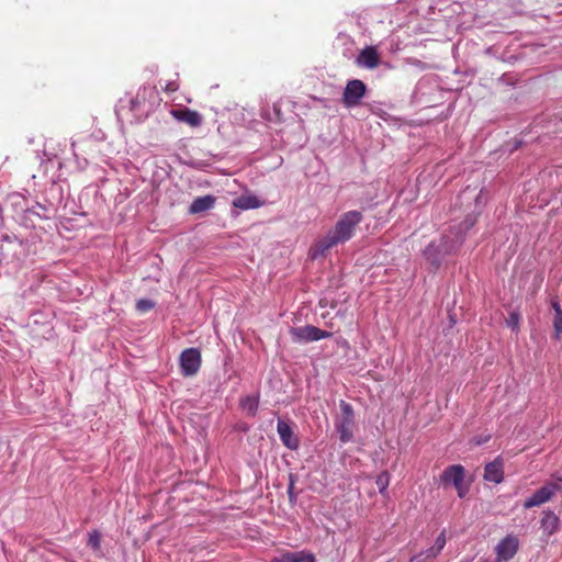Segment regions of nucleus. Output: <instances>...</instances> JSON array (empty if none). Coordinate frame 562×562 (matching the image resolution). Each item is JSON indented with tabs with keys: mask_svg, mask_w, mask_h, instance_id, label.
<instances>
[{
	"mask_svg": "<svg viewBox=\"0 0 562 562\" xmlns=\"http://www.w3.org/2000/svg\"><path fill=\"white\" fill-rule=\"evenodd\" d=\"M292 490H293V482H291V484L289 485V488H288V492L290 495L292 494Z\"/></svg>",
	"mask_w": 562,
	"mask_h": 562,
	"instance_id": "obj_31",
	"label": "nucleus"
},
{
	"mask_svg": "<svg viewBox=\"0 0 562 562\" xmlns=\"http://www.w3.org/2000/svg\"><path fill=\"white\" fill-rule=\"evenodd\" d=\"M357 64L369 69L376 68L380 64V56L376 48L374 46L363 48L357 58Z\"/></svg>",
	"mask_w": 562,
	"mask_h": 562,
	"instance_id": "obj_12",
	"label": "nucleus"
},
{
	"mask_svg": "<svg viewBox=\"0 0 562 562\" xmlns=\"http://www.w3.org/2000/svg\"><path fill=\"white\" fill-rule=\"evenodd\" d=\"M367 86L362 80H349L342 93V103L346 108H355L360 104L361 99L364 97Z\"/></svg>",
	"mask_w": 562,
	"mask_h": 562,
	"instance_id": "obj_6",
	"label": "nucleus"
},
{
	"mask_svg": "<svg viewBox=\"0 0 562 562\" xmlns=\"http://www.w3.org/2000/svg\"><path fill=\"white\" fill-rule=\"evenodd\" d=\"M101 544V538L98 531H92L89 533L88 546H90L93 550H99Z\"/></svg>",
	"mask_w": 562,
	"mask_h": 562,
	"instance_id": "obj_23",
	"label": "nucleus"
},
{
	"mask_svg": "<svg viewBox=\"0 0 562 562\" xmlns=\"http://www.w3.org/2000/svg\"><path fill=\"white\" fill-rule=\"evenodd\" d=\"M169 112L173 117H176V109H171Z\"/></svg>",
	"mask_w": 562,
	"mask_h": 562,
	"instance_id": "obj_32",
	"label": "nucleus"
},
{
	"mask_svg": "<svg viewBox=\"0 0 562 562\" xmlns=\"http://www.w3.org/2000/svg\"><path fill=\"white\" fill-rule=\"evenodd\" d=\"M233 205L240 210L257 209L261 205L255 195H240L233 201Z\"/></svg>",
	"mask_w": 562,
	"mask_h": 562,
	"instance_id": "obj_17",
	"label": "nucleus"
},
{
	"mask_svg": "<svg viewBox=\"0 0 562 562\" xmlns=\"http://www.w3.org/2000/svg\"><path fill=\"white\" fill-rule=\"evenodd\" d=\"M277 431L279 434V437H280L282 443L286 448L294 450L299 447V439L294 435L291 426L286 422L279 419L278 424H277Z\"/></svg>",
	"mask_w": 562,
	"mask_h": 562,
	"instance_id": "obj_11",
	"label": "nucleus"
},
{
	"mask_svg": "<svg viewBox=\"0 0 562 562\" xmlns=\"http://www.w3.org/2000/svg\"><path fill=\"white\" fill-rule=\"evenodd\" d=\"M552 325H553L555 337L560 338V336L562 335V312L554 314L553 319H552Z\"/></svg>",
	"mask_w": 562,
	"mask_h": 562,
	"instance_id": "obj_22",
	"label": "nucleus"
},
{
	"mask_svg": "<svg viewBox=\"0 0 562 562\" xmlns=\"http://www.w3.org/2000/svg\"><path fill=\"white\" fill-rule=\"evenodd\" d=\"M375 484H376V486L379 488V492L381 494H384V492L386 491V488L390 485V473L387 471H382L376 476Z\"/></svg>",
	"mask_w": 562,
	"mask_h": 562,
	"instance_id": "obj_20",
	"label": "nucleus"
},
{
	"mask_svg": "<svg viewBox=\"0 0 562 562\" xmlns=\"http://www.w3.org/2000/svg\"><path fill=\"white\" fill-rule=\"evenodd\" d=\"M439 247L435 243H430L424 250V255L427 260L431 262L436 268L439 267L438 254Z\"/></svg>",
	"mask_w": 562,
	"mask_h": 562,
	"instance_id": "obj_18",
	"label": "nucleus"
},
{
	"mask_svg": "<svg viewBox=\"0 0 562 562\" xmlns=\"http://www.w3.org/2000/svg\"><path fill=\"white\" fill-rule=\"evenodd\" d=\"M465 470L460 464L449 465L443 470L440 475V482L442 485L447 486L452 484L453 486L458 485L460 482L464 481Z\"/></svg>",
	"mask_w": 562,
	"mask_h": 562,
	"instance_id": "obj_10",
	"label": "nucleus"
},
{
	"mask_svg": "<svg viewBox=\"0 0 562 562\" xmlns=\"http://www.w3.org/2000/svg\"><path fill=\"white\" fill-rule=\"evenodd\" d=\"M485 481L499 484L504 481V460L501 456L496 457L492 462L484 467Z\"/></svg>",
	"mask_w": 562,
	"mask_h": 562,
	"instance_id": "obj_9",
	"label": "nucleus"
},
{
	"mask_svg": "<svg viewBox=\"0 0 562 562\" xmlns=\"http://www.w3.org/2000/svg\"><path fill=\"white\" fill-rule=\"evenodd\" d=\"M178 121L184 122L191 127H196L202 123V116L196 111L190 109H178Z\"/></svg>",
	"mask_w": 562,
	"mask_h": 562,
	"instance_id": "obj_15",
	"label": "nucleus"
},
{
	"mask_svg": "<svg viewBox=\"0 0 562 562\" xmlns=\"http://www.w3.org/2000/svg\"><path fill=\"white\" fill-rule=\"evenodd\" d=\"M340 415L335 419V428L339 434L341 442L347 443L353 438L355 412L352 406L345 402H339Z\"/></svg>",
	"mask_w": 562,
	"mask_h": 562,
	"instance_id": "obj_3",
	"label": "nucleus"
},
{
	"mask_svg": "<svg viewBox=\"0 0 562 562\" xmlns=\"http://www.w3.org/2000/svg\"><path fill=\"white\" fill-rule=\"evenodd\" d=\"M446 542H447V539H446V530L443 529L439 536L437 537L436 541H435V547H436V551H442V549L445 548L446 546Z\"/></svg>",
	"mask_w": 562,
	"mask_h": 562,
	"instance_id": "obj_25",
	"label": "nucleus"
},
{
	"mask_svg": "<svg viewBox=\"0 0 562 562\" xmlns=\"http://www.w3.org/2000/svg\"><path fill=\"white\" fill-rule=\"evenodd\" d=\"M557 490L558 485L555 484H547L540 487L528 499L525 501L524 507L526 509H529L531 507L540 506L547 503L548 501L551 499Z\"/></svg>",
	"mask_w": 562,
	"mask_h": 562,
	"instance_id": "obj_8",
	"label": "nucleus"
},
{
	"mask_svg": "<svg viewBox=\"0 0 562 562\" xmlns=\"http://www.w3.org/2000/svg\"><path fill=\"white\" fill-rule=\"evenodd\" d=\"M241 407L248 412V414L255 416L258 409L259 400L257 396H247L241 400Z\"/></svg>",
	"mask_w": 562,
	"mask_h": 562,
	"instance_id": "obj_19",
	"label": "nucleus"
},
{
	"mask_svg": "<svg viewBox=\"0 0 562 562\" xmlns=\"http://www.w3.org/2000/svg\"><path fill=\"white\" fill-rule=\"evenodd\" d=\"M541 527L548 535H553L559 527V517L551 510L543 512Z\"/></svg>",
	"mask_w": 562,
	"mask_h": 562,
	"instance_id": "obj_16",
	"label": "nucleus"
},
{
	"mask_svg": "<svg viewBox=\"0 0 562 562\" xmlns=\"http://www.w3.org/2000/svg\"><path fill=\"white\" fill-rule=\"evenodd\" d=\"M454 488L457 490L458 496L460 498H463L469 492V487L464 485L463 482H460L458 485L454 486Z\"/></svg>",
	"mask_w": 562,
	"mask_h": 562,
	"instance_id": "obj_26",
	"label": "nucleus"
},
{
	"mask_svg": "<svg viewBox=\"0 0 562 562\" xmlns=\"http://www.w3.org/2000/svg\"><path fill=\"white\" fill-rule=\"evenodd\" d=\"M519 321L520 317L518 313L512 312L506 321L508 327H510L513 330H518L519 328Z\"/></svg>",
	"mask_w": 562,
	"mask_h": 562,
	"instance_id": "obj_24",
	"label": "nucleus"
},
{
	"mask_svg": "<svg viewBox=\"0 0 562 562\" xmlns=\"http://www.w3.org/2000/svg\"><path fill=\"white\" fill-rule=\"evenodd\" d=\"M270 562H315V557L305 551H291L274 557Z\"/></svg>",
	"mask_w": 562,
	"mask_h": 562,
	"instance_id": "obj_13",
	"label": "nucleus"
},
{
	"mask_svg": "<svg viewBox=\"0 0 562 562\" xmlns=\"http://www.w3.org/2000/svg\"><path fill=\"white\" fill-rule=\"evenodd\" d=\"M156 303L149 299H140L136 302V310L140 314H145L155 307Z\"/></svg>",
	"mask_w": 562,
	"mask_h": 562,
	"instance_id": "obj_21",
	"label": "nucleus"
},
{
	"mask_svg": "<svg viewBox=\"0 0 562 562\" xmlns=\"http://www.w3.org/2000/svg\"><path fill=\"white\" fill-rule=\"evenodd\" d=\"M551 306L554 310V314H558L559 312H562V308L557 300H553L551 302Z\"/></svg>",
	"mask_w": 562,
	"mask_h": 562,
	"instance_id": "obj_29",
	"label": "nucleus"
},
{
	"mask_svg": "<svg viewBox=\"0 0 562 562\" xmlns=\"http://www.w3.org/2000/svg\"><path fill=\"white\" fill-rule=\"evenodd\" d=\"M181 374L191 378L199 373L202 366V355L199 348H187L179 356Z\"/></svg>",
	"mask_w": 562,
	"mask_h": 562,
	"instance_id": "obj_4",
	"label": "nucleus"
},
{
	"mask_svg": "<svg viewBox=\"0 0 562 562\" xmlns=\"http://www.w3.org/2000/svg\"><path fill=\"white\" fill-rule=\"evenodd\" d=\"M290 335L295 342H311L331 337V333L313 325L291 327Z\"/></svg>",
	"mask_w": 562,
	"mask_h": 562,
	"instance_id": "obj_5",
	"label": "nucleus"
},
{
	"mask_svg": "<svg viewBox=\"0 0 562 562\" xmlns=\"http://www.w3.org/2000/svg\"><path fill=\"white\" fill-rule=\"evenodd\" d=\"M424 553H425V557L427 558V560L430 562L431 560L437 558V555L440 553V551H436V547L432 546L431 548L426 550Z\"/></svg>",
	"mask_w": 562,
	"mask_h": 562,
	"instance_id": "obj_27",
	"label": "nucleus"
},
{
	"mask_svg": "<svg viewBox=\"0 0 562 562\" xmlns=\"http://www.w3.org/2000/svg\"><path fill=\"white\" fill-rule=\"evenodd\" d=\"M409 562H429L425 557V553L420 552L411 558Z\"/></svg>",
	"mask_w": 562,
	"mask_h": 562,
	"instance_id": "obj_28",
	"label": "nucleus"
},
{
	"mask_svg": "<svg viewBox=\"0 0 562 562\" xmlns=\"http://www.w3.org/2000/svg\"><path fill=\"white\" fill-rule=\"evenodd\" d=\"M474 222H475L474 220H471L470 222H468V221H467V222H465V223H467V228H469V227L473 226V225H474Z\"/></svg>",
	"mask_w": 562,
	"mask_h": 562,
	"instance_id": "obj_30",
	"label": "nucleus"
},
{
	"mask_svg": "<svg viewBox=\"0 0 562 562\" xmlns=\"http://www.w3.org/2000/svg\"><path fill=\"white\" fill-rule=\"evenodd\" d=\"M519 548V541L517 537L515 536H507L504 539H502L496 548V561L497 562H507L510 559L514 558V555L517 553Z\"/></svg>",
	"mask_w": 562,
	"mask_h": 562,
	"instance_id": "obj_7",
	"label": "nucleus"
},
{
	"mask_svg": "<svg viewBox=\"0 0 562 562\" xmlns=\"http://www.w3.org/2000/svg\"><path fill=\"white\" fill-rule=\"evenodd\" d=\"M362 213L357 210L341 214L334 227L329 229L324 237L319 238L312 245L310 249L312 259L324 257L333 247L350 240L355 236L357 226L362 222Z\"/></svg>",
	"mask_w": 562,
	"mask_h": 562,
	"instance_id": "obj_1",
	"label": "nucleus"
},
{
	"mask_svg": "<svg viewBox=\"0 0 562 562\" xmlns=\"http://www.w3.org/2000/svg\"><path fill=\"white\" fill-rule=\"evenodd\" d=\"M216 199L211 195L199 196L194 199L189 207L190 214H200L214 207Z\"/></svg>",
	"mask_w": 562,
	"mask_h": 562,
	"instance_id": "obj_14",
	"label": "nucleus"
},
{
	"mask_svg": "<svg viewBox=\"0 0 562 562\" xmlns=\"http://www.w3.org/2000/svg\"><path fill=\"white\" fill-rule=\"evenodd\" d=\"M159 101L156 88L145 86L126 104L123 100L120 101L116 108V115L120 120H126L130 123L140 121L148 116L154 108L159 104Z\"/></svg>",
	"mask_w": 562,
	"mask_h": 562,
	"instance_id": "obj_2",
	"label": "nucleus"
}]
</instances>
